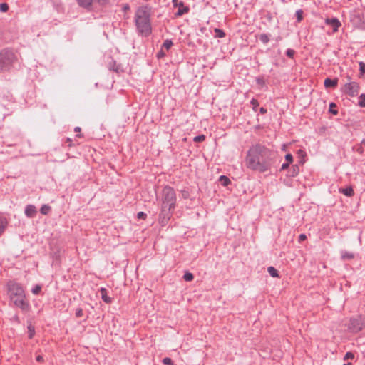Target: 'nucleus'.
Segmentation results:
<instances>
[{"label":"nucleus","mask_w":365,"mask_h":365,"mask_svg":"<svg viewBox=\"0 0 365 365\" xmlns=\"http://www.w3.org/2000/svg\"><path fill=\"white\" fill-rule=\"evenodd\" d=\"M273 152L265 145L257 143L248 150L245 158L246 166L252 170L264 173L271 166Z\"/></svg>","instance_id":"1"},{"label":"nucleus","mask_w":365,"mask_h":365,"mask_svg":"<svg viewBox=\"0 0 365 365\" xmlns=\"http://www.w3.org/2000/svg\"><path fill=\"white\" fill-rule=\"evenodd\" d=\"M176 195L174 189L170 186H165L162 192V202L159 218L160 222L165 225L170 220L172 212L175 207Z\"/></svg>","instance_id":"2"},{"label":"nucleus","mask_w":365,"mask_h":365,"mask_svg":"<svg viewBox=\"0 0 365 365\" xmlns=\"http://www.w3.org/2000/svg\"><path fill=\"white\" fill-rule=\"evenodd\" d=\"M135 24L138 32L143 36L151 34L152 26L150 23V14L147 7H140L135 14Z\"/></svg>","instance_id":"3"},{"label":"nucleus","mask_w":365,"mask_h":365,"mask_svg":"<svg viewBox=\"0 0 365 365\" xmlns=\"http://www.w3.org/2000/svg\"><path fill=\"white\" fill-rule=\"evenodd\" d=\"M7 292L10 303L23 309V287L21 284L16 280H9L7 282Z\"/></svg>","instance_id":"4"},{"label":"nucleus","mask_w":365,"mask_h":365,"mask_svg":"<svg viewBox=\"0 0 365 365\" xmlns=\"http://www.w3.org/2000/svg\"><path fill=\"white\" fill-rule=\"evenodd\" d=\"M17 60L16 54L9 49L0 52V71H9Z\"/></svg>","instance_id":"5"},{"label":"nucleus","mask_w":365,"mask_h":365,"mask_svg":"<svg viewBox=\"0 0 365 365\" xmlns=\"http://www.w3.org/2000/svg\"><path fill=\"white\" fill-rule=\"evenodd\" d=\"M365 328V316L358 315L351 317L348 324V329L353 333H357Z\"/></svg>","instance_id":"6"},{"label":"nucleus","mask_w":365,"mask_h":365,"mask_svg":"<svg viewBox=\"0 0 365 365\" xmlns=\"http://www.w3.org/2000/svg\"><path fill=\"white\" fill-rule=\"evenodd\" d=\"M346 92L350 96H356L359 91V86L356 82H350L345 85Z\"/></svg>","instance_id":"7"},{"label":"nucleus","mask_w":365,"mask_h":365,"mask_svg":"<svg viewBox=\"0 0 365 365\" xmlns=\"http://www.w3.org/2000/svg\"><path fill=\"white\" fill-rule=\"evenodd\" d=\"M325 23L333 28L334 32L338 31L339 27L341 26V22L337 18L327 19Z\"/></svg>","instance_id":"8"},{"label":"nucleus","mask_w":365,"mask_h":365,"mask_svg":"<svg viewBox=\"0 0 365 365\" xmlns=\"http://www.w3.org/2000/svg\"><path fill=\"white\" fill-rule=\"evenodd\" d=\"M177 6H178V10L176 13V16H180L189 11L188 6H185L182 1H180Z\"/></svg>","instance_id":"9"},{"label":"nucleus","mask_w":365,"mask_h":365,"mask_svg":"<svg viewBox=\"0 0 365 365\" xmlns=\"http://www.w3.org/2000/svg\"><path fill=\"white\" fill-rule=\"evenodd\" d=\"M337 78L331 79L329 78H327L324 82V85L326 88H334L337 86Z\"/></svg>","instance_id":"10"},{"label":"nucleus","mask_w":365,"mask_h":365,"mask_svg":"<svg viewBox=\"0 0 365 365\" xmlns=\"http://www.w3.org/2000/svg\"><path fill=\"white\" fill-rule=\"evenodd\" d=\"M25 214L29 217H34L36 213V208L35 206L34 205H27L26 207V210L24 211Z\"/></svg>","instance_id":"11"},{"label":"nucleus","mask_w":365,"mask_h":365,"mask_svg":"<svg viewBox=\"0 0 365 365\" xmlns=\"http://www.w3.org/2000/svg\"><path fill=\"white\" fill-rule=\"evenodd\" d=\"M100 292L101 294V298L103 301L106 303H110L112 302V299L107 295V290L106 288L101 287L100 289Z\"/></svg>","instance_id":"12"},{"label":"nucleus","mask_w":365,"mask_h":365,"mask_svg":"<svg viewBox=\"0 0 365 365\" xmlns=\"http://www.w3.org/2000/svg\"><path fill=\"white\" fill-rule=\"evenodd\" d=\"M8 225L6 219L4 217H0V237L4 232Z\"/></svg>","instance_id":"13"},{"label":"nucleus","mask_w":365,"mask_h":365,"mask_svg":"<svg viewBox=\"0 0 365 365\" xmlns=\"http://www.w3.org/2000/svg\"><path fill=\"white\" fill-rule=\"evenodd\" d=\"M339 192L347 197H352L354 195V190L351 187H347L346 188L339 189Z\"/></svg>","instance_id":"14"},{"label":"nucleus","mask_w":365,"mask_h":365,"mask_svg":"<svg viewBox=\"0 0 365 365\" xmlns=\"http://www.w3.org/2000/svg\"><path fill=\"white\" fill-rule=\"evenodd\" d=\"M28 325H27V329H28V337L29 339H32L33 336H34L35 334V327L34 326L31 324V322H29L28 321Z\"/></svg>","instance_id":"15"},{"label":"nucleus","mask_w":365,"mask_h":365,"mask_svg":"<svg viewBox=\"0 0 365 365\" xmlns=\"http://www.w3.org/2000/svg\"><path fill=\"white\" fill-rule=\"evenodd\" d=\"M341 257L343 260H351L354 257V255L349 252L342 251Z\"/></svg>","instance_id":"16"},{"label":"nucleus","mask_w":365,"mask_h":365,"mask_svg":"<svg viewBox=\"0 0 365 365\" xmlns=\"http://www.w3.org/2000/svg\"><path fill=\"white\" fill-rule=\"evenodd\" d=\"M219 181L223 186H227L231 182L230 180L225 175H221Z\"/></svg>","instance_id":"17"},{"label":"nucleus","mask_w":365,"mask_h":365,"mask_svg":"<svg viewBox=\"0 0 365 365\" xmlns=\"http://www.w3.org/2000/svg\"><path fill=\"white\" fill-rule=\"evenodd\" d=\"M299 172V168L297 165L292 166V170L289 171V175L291 177H295Z\"/></svg>","instance_id":"18"},{"label":"nucleus","mask_w":365,"mask_h":365,"mask_svg":"<svg viewBox=\"0 0 365 365\" xmlns=\"http://www.w3.org/2000/svg\"><path fill=\"white\" fill-rule=\"evenodd\" d=\"M267 272L272 277H278V271L274 267H269L267 268Z\"/></svg>","instance_id":"19"},{"label":"nucleus","mask_w":365,"mask_h":365,"mask_svg":"<svg viewBox=\"0 0 365 365\" xmlns=\"http://www.w3.org/2000/svg\"><path fill=\"white\" fill-rule=\"evenodd\" d=\"M214 32L215 34V36L217 38H223L225 36V33L220 29L215 28Z\"/></svg>","instance_id":"20"},{"label":"nucleus","mask_w":365,"mask_h":365,"mask_svg":"<svg viewBox=\"0 0 365 365\" xmlns=\"http://www.w3.org/2000/svg\"><path fill=\"white\" fill-rule=\"evenodd\" d=\"M259 38L264 44L267 43L269 41V36L267 34H260Z\"/></svg>","instance_id":"21"},{"label":"nucleus","mask_w":365,"mask_h":365,"mask_svg":"<svg viewBox=\"0 0 365 365\" xmlns=\"http://www.w3.org/2000/svg\"><path fill=\"white\" fill-rule=\"evenodd\" d=\"M51 207L48 205H43L41 207V213L43 214V215H47L50 210H51Z\"/></svg>","instance_id":"22"},{"label":"nucleus","mask_w":365,"mask_h":365,"mask_svg":"<svg viewBox=\"0 0 365 365\" xmlns=\"http://www.w3.org/2000/svg\"><path fill=\"white\" fill-rule=\"evenodd\" d=\"M173 41L170 39H166L163 46H162V48H165L166 50H169L171 46H173Z\"/></svg>","instance_id":"23"},{"label":"nucleus","mask_w":365,"mask_h":365,"mask_svg":"<svg viewBox=\"0 0 365 365\" xmlns=\"http://www.w3.org/2000/svg\"><path fill=\"white\" fill-rule=\"evenodd\" d=\"M194 276L191 272H187L183 275V279L186 282H190L193 279Z\"/></svg>","instance_id":"24"},{"label":"nucleus","mask_w":365,"mask_h":365,"mask_svg":"<svg viewBox=\"0 0 365 365\" xmlns=\"http://www.w3.org/2000/svg\"><path fill=\"white\" fill-rule=\"evenodd\" d=\"M336 105L334 103H331L329 104V111L333 115H336L338 113L337 110L336 109Z\"/></svg>","instance_id":"25"},{"label":"nucleus","mask_w":365,"mask_h":365,"mask_svg":"<svg viewBox=\"0 0 365 365\" xmlns=\"http://www.w3.org/2000/svg\"><path fill=\"white\" fill-rule=\"evenodd\" d=\"M41 285L40 284H36L31 289V292L35 294V295H37L40 293V292L41 291Z\"/></svg>","instance_id":"26"},{"label":"nucleus","mask_w":365,"mask_h":365,"mask_svg":"<svg viewBox=\"0 0 365 365\" xmlns=\"http://www.w3.org/2000/svg\"><path fill=\"white\" fill-rule=\"evenodd\" d=\"M296 17L297 22L302 21L303 19V11L302 9H299L296 11Z\"/></svg>","instance_id":"27"},{"label":"nucleus","mask_w":365,"mask_h":365,"mask_svg":"<svg viewBox=\"0 0 365 365\" xmlns=\"http://www.w3.org/2000/svg\"><path fill=\"white\" fill-rule=\"evenodd\" d=\"M359 105L361 107H365V94H361L359 98Z\"/></svg>","instance_id":"28"},{"label":"nucleus","mask_w":365,"mask_h":365,"mask_svg":"<svg viewBox=\"0 0 365 365\" xmlns=\"http://www.w3.org/2000/svg\"><path fill=\"white\" fill-rule=\"evenodd\" d=\"M205 139V136L204 135H199L194 138L193 140L196 143H200L204 141Z\"/></svg>","instance_id":"29"},{"label":"nucleus","mask_w":365,"mask_h":365,"mask_svg":"<svg viewBox=\"0 0 365 365\" xmlns=\"http://www.w3.org/2000/svg\"><path fill=\"white\" fill-rule=\"evenodd\" d=\"M9 10V5L6 3L0 4V11L6 12Z\"/></svg>","instance_id":"30"},{"label":"nucleus","mask_w":365,"mask_h":365,"mask_svg":"<svg viewBox=\"0 0 365 365\" xmlns=\"http://www.w3.org/2000/svg\"><path fill=\"white\" fill-rule=\"evenodd\" d=\"M251 105H252V108L255 111H256V108L259 106V102L257 99L252 98L250 101Z\"/></svg>","instance_id":"31"},{"label":"nucleus","mask_w":365,"mask_h":365,"mask_svg":"<svg viewBox=\"0 0 365 365\" xmlns=\"http://www.w3.org/2000/svg\"><path fill=\"white\" fill-rule=\"evenodd\" d=\"M294 53H295L294 50H293V49H292V48H288V49L286 51V55H287L289 58H292L294 57Z\"/></svg>","instance_id":"32"},{"label":"nucleus","mask_w":365,"mask_h":365,"mask_svg":"<svg viewBox=\"0 0 365 365\" xmlns=\"http://www.w3.org/2000/svg\"><path fill=\"white\" fill-rule=\"evenodd\" d=\"M181 195L184 199H187L190 197V192L187 190H182Z\"/></svg>","instance_id":"33"},{"label":"nucleus","mask_w":365,"mask_h":365,"mask_svg":"<svg viewBox=\"0 0 365 365\" xmlns=\"http://www.w3.org/2000/svg\"><path fill=\"white\" fill-rule=\"evenodd\" d=\"M354 358V355L352 352H346L344 357V360H348V359H353Z\"/></svg>","instance_id":"34"},{"label":"nucleus","mask_w":365,"mask_h":365,"mask_svg":"<svg viewBox=\"0 0 365 365\" xmlns=\"http://www.w3.org/2000/svg\"><path fill=\"white\" fill-rule=\"evenodd\" d=\"M163 363L165 365H173V361L170 358L166 357L163 359Z\"/></svg>","instance_id":"35"},{"label":"nucleus","mask_w":365,"mask_h":365,"mask_svg":"<svg viewBox=\"0 0 365 365\" xmlns=\"http://www.w3.org/2000/svg\"><path fill=\"white\" fill-rule=\"evenodd\" d=\"M359 71L361 74L365 73V63L364 62L359 63Z\"/></svg>","instance_id":"36"},{"label":"nucleus","mask_w":365,"mask_h":365,"mask_svg":"<svg viewBox=\"0 0 365 365\" xmlns=\"http://www.w3.org/2000/svg\"><path fill=\"white\" fill-rule=\"evenodd\" d=\"M285 160L287 161L288 163H291L293 161V156L290 153H287L285 155Z\"/></svg>","instance_id":"37"},{"label":"nucleus","mask_w":365,"mask_h":365,"mask_svg":"<svg viewBox=\"0 0 365 365\" xmlns=\"http://www.w3.org/2000/svg\"><path fill=\"white\" fill-rule=\"evenodd\" d=\"M83 309L81 308H78L76 311V317H81L83 316Z\"/></svg>","instance_id":"38"},{"label":"nucleus","mask_w":365,"mask_h":365,"mask_svg":"<svg viewBox=\"0 0 365 365\" xmlns=\"http://www.w3.org/2000/svg\"><path fill=\"white\" fill-rule=\"evenodd\" d=\"M147 215L143 212H140L138 213L137 217L138 219H143L145 220L146 218Z\"/></svg>","instance_id":"39"},{"label":"nucleus","mask_w":365,"mask_h":365,"mask_svg":"<svg viewBox=\"0 0 365 365\" xmlns=\"http://www.w3.org/2000/svg\"><path fill=\"white\" fill-rule=\"evenodd\" d=\"M256 82L257 84L261 85V86H264L265 84V82H264V80L263 78H257L256 79Z\"/></svg>","instance_id":"40"},{"label":"nucleus","mask_w":365,"mask_h":365,"mask_svg":"<svg viewBox=\"0 0 365 365\" xmlns=\"http://www.w3.org/2000/svg\"><path fill=\"white\" fill-rule=\"evenodd\" d=\"M307 239V235L305 234H300L299 236V242H301Z\"/></svg>","instance_id":"41"},{"label":"nucleus","mask_w":365,"mask_h":365,"mask_svg":"<svg viewBox=\"0 0 365 365\" xmlns=\"http://www.w3.org/2000/svg\"><path fill=\"white\" fill-rule=\"evenodd\" d=\"M129 9H130V6L128 4L123 5V11L125 12V11H128Z\"/></svg>","instance_id":"42"},{"label":"nucleus","mask_w":365,"mask_h":365,"mask_svg":"<svg viewBox=\"0 0 365 365\" xmlns=\"http://www.w3.org/2000/svg\"><path fill=\"white\" fill-rule=\"evenodd\" d=\"M289 165V163H283L282 165L281 170H285V169L288 168Z\"/></svg>","instance_id":"43"},{"label":"nucleus","mask_w":365,"mask_h":365,"mask_svg":"<svg viewBox=\"0 0 365 365\" xmlns=\"http://www.w3.org/2000/svg\"><path fill=\"white\" fill-rule=\"evenodd\" d=\"M165 56V53H163V51H160V52H158V54H157V56H158V58H161V57H163V56Z\"/></svg>","instance_id":"44"},{"label":"nucleus","mask_w":365,"mask_h":365,"mask_svg":"<svg viewBox=\"0 0 365 365\" xmlns=\"http://www.w3.org/2000/svg\"><path fill=\"white\" fill-rule=\"evenodd\" d=\"M259 112L262 113V114H265L267 113V109L262 107L260 108V110H259Z\"/></svg>","instance_id":"45"},{"label":"nucleus","mask_w":365,"mask_h":365,"mask_svg":"<svg viewBox=\"0 0 365 365\" xmlns=\"http://www.w3.org/2000/svg\"><path fill=\"white\" fill-rule=\"evenodd\" d=\"M36 359L38 362H41L43 361V357L41 355H38L36 356Z\"/></svg>","instance_id":"46"},{"label":"nucleus","mask_w":365,"mask_h":365,"mask_svg":"<svg viewBox=\"0 0 365 365\" xmlns=\"http://www.w3.org/2000/svg\"><path fill=\"white\" fill-rule=\"evenodd\" d=\"M172 1L175 6H177L180 2V1H178V0H172Z\"/></svg>","instance_id":"47"},{"label":"nucleus","mask_w":365,"mask_h":365,"mask_svg":"<svg viewBox=\"0 0 365 365\" xmlns=\"http://www.w3.org/2000/svg\"><path fill=\"white\" fill-rule=\"evenodd\" d=\"M80 130H81V128H80V127H76V128H74V131H75V132H79Z\"/></svg>","instance_id":"48"},{"label":"nucleus","mask_w":365,"mask_h":365,"mask_svg":"<svg viewBox=\"0 0 365 365\" xmlns=\"http://www.w3.org/2000/svg\"><path fill=\"white\" fill-rule=\"evenodd\" d=\"M357 151L359 153H363V148L361 147L357 149Z\"/></svg>","instance_id":"49"},{"label":"nucleus","mask_w":365,"mask_h":365,"mask_svg":"<svg viewBox=\"0 0 365 365\" xmlns=\"http://www.w3.org/2000/svg\"><path fill=\"white\" fill-rule=\"evenodd\" d=\"M361 143L365 145V140H363Z\"/></svg>","instance_id":"50"},{"label":"nucleus","mask_w":365,"mask_h":365,"mask_svg":"<svg viewBox=\"0 0 365 365\" xmlns=\"http://www.w3.org/2000/svg\"><path fill=\"white\" fill-rule=\"evenodd\" d=\"M344 365H352L351 363H347V364H344Z\"/></svg>","instance_id":"51"},{"label":"nucleus","mask_w":365,"mask_h":365,"mask_svg":"<svg viewBox=\"0 0 365 365\" xmlns=\"http://www.w3.org/2000/svg\"><path fill=\"white\" fill-rule=\"evenodd\" d=\"M67 141H68V142H71V140L70 138H67Z\"/></svg>","instance_id":"52"},{"label":"nucleus","mask_w":365,"mask_h":365,"mask_svg":"<svg viewBox=\"0 0 365 365\" xmlns=\"http://www.w3.org/2000/svg\"><path fill=\"white\" fill-rule=\"evenodd\" d=\"M277 40V41L281 40V37H278Z\"/></svg>","instance_id":"53"},{"label":"nucleus","mask_w":365,"mask_h":365,"mask_svg":"<svg viewBox=\"0 0 365 365\" xmlns=\"http://www.w3.org/2000/svg\"><path fill=\"white\" fill-rule=\"evenodd\" d=\"M113 71H118V69H117V68H113Z\"/></svg>","instance_id":"54"}]
</instances>
